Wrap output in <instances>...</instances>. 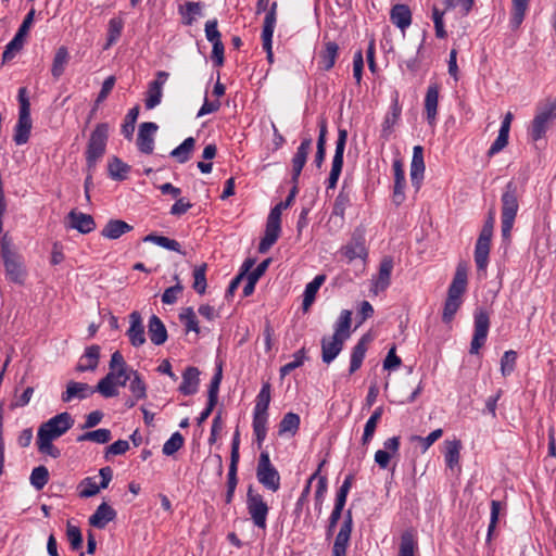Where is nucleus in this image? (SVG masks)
I'll return each instance as SVG.
<instances>
[{"instance_id":"14","label":"nucleus","mask_w":556,"mask_h":556,"mask_svg":"<svg viewBox=\"0 0 556 556\" xmlns=\"http://www.w3.org/2000/svg\"><path fill=\"white\" fill-rule=\"evenodd\" d=\"M312 137L311 135H306L302 141L301 144L298 147L295 154L293 155L291 163H292V175H291V182L292 185H299V178L301 175V172L306 164L308 153L312 148Z\"/></svg>"},{"instance_id":"29","label":"nucleus","mask_w":556,"mask_h":556,"mask_svg":"<svg viewBox=\"0 0 556 556\" xmlns=\"http://www.w3.org/2000/svg\"><path fill=\"white\" fill-rule=\"evenodd\" d=\"M131 230L132 226L128 223L122 219H110L101 230V236L110 240H116Z\"/></svg>"},{"instance_id":"52","label":"nucleus","mask_w":556,"mask_h":556,"mask_svg":"<svg viewBox=\"0 0 556 556\" xmlns=\"http://www.w3.org/2000/svg\"><path fill=\"white\" fill-rule=\"evenodd\" d=\"M206 269L207 265L205 263L195 266L193 269V285L192 288L198 294H204L206 291Z\"/></svg>"},{"instance_id":"57","label":"nucleus","mask_w":556,"mask_h":556,"mask_svg":"<svg viewBox=\"0 0 556 556\" xmlns=\"http://www.w3.org/2000/svg\"><path fill=\"white\" fill-rule=\"evenodd\" d=\"M139 116V106H134L130 109L125 117V122L122 125V134L128 140L132 138L135 131V124Z\"/></svg>"},{"instance_id":"36","label":"nucleus","mask_w":556,"mask_h":556,"mask_svg":"<svg viewBox=\"0 0 556 556\" xmlns=\"http://www.w3.org/2000/svg\"><path fill=\"white\" fill-rule=\"evenodd\" d=\"M4 267L9 279L16 283H23L25 273L20 262V257L14 255L3 260Z\"/></svg>"},{"instance_id":"23","label":"nucleus","mask_w":556,"mask_h":556,"mask_svg":"<svg viewBox=\"0 0 556 556\" xmlns=\"http://www.w3.org/2000/svg\"><path fill=\"white\" fill-rule=\"evenodd\" d=\"M370 341H371V336L369 333H365L362 336V338L358 340V342L352 349L351 362H350V368H349L350 375L354 374L356 370H358L361 368Z\"/></svg>"},{"instance_id":"45","label":"nucleus","mask_w":556,"mask_h":556,"mask_svg":"<svg viewBox=\"0 0 556 556\" xmlns=\"http://www.w3.org/2000/svg\"><path fill=\"white\" fill-rule=\"evenodd\" d=\"M382 414H383V407L379 406L374 410V413L371 414L369 419L366 421L365 427H364V433L362 437V443L364 445L368 444L371 441V439L374 438L377 425H378Z\"/></svg>"},{"instance_id":"4","label":"nucleus","mask_w":556,"mask_h":556,"mask_svg":"<svg viewBox=\"0 0 556 556\" xmlns=\"http://www.w3.org/2000/svg\"><path fill=\"white\" fill-rule=\"evenodd\" d=\"M247 510L253 525L265 531L267 528L269 506L265 502L263 495L254 490L253 485H249L248 488Z\"/></svg>"},{"instance_id":"42","label":"nucleus","mask_w":556,"mask_h":556,"mask_svg":"<svg viewBox=\"0 0 556 556\" xmlns=\"http://www.w3.org/2000/svg\"><path fill=\"white\" fill-rule=\"evenodd\" d=\"M300 416L295 413H287L279 422V435L290 434L294 435L300 428Z\"/></svg>"},{"instance_id":"55","label":"nucleus","mask_w":556,"mask_h":556,"mask_svg":"<svg viewBox=\"0 0 556 556\" xmlns=\"http://www.w3.org/2000/svg\"><path fill=\"white\" fill-rule=\"evenodd\" d=\"M30 484L38 491L42 490L49 481V471L45 466L35 467L29 477Z\"/></svg>"},{"instance_id":"11","label":"nucleus","mask_w":556,"mask_h":556,"mask_svg":"<svg viewBox=\"0 0 556 556\" xmlns=\"http://www.w3.org/2000/svg\"><path fill=\"white\" fill-rule=\"evenodd\" d=\"M490 328V316L486 311L479 308L475 312V330L470 343V354H478L484 345Z\"/></svg>"},{"instance_id":"35","label":"nucleus","mask_w":556,"mask_h":556,"mask_svg":"<svg viewBox=\"0 0 556 556\" xmlns=\"http://www.w3.org/2000/svg\"><path fill=\"white\" fill-rule=\"evenodd\" d=\"M401 112H402V106L399 103V97L396 94L392 101L390 111L386 115L384 121L382 123L381 136L384 137L386 139H388V137L392 132V128L399 121V118L401 116Z\"/></svg>"},{"instance_id":"32","label":"nucleus","mask_w":556,"mask_h":556,"mask_svg":"<svg viewBox=\"0 0 556 556\" xmlns=\"http://www.w3.org/2000/svg\"><path fill=\"white\" fill-rule=\"evenodd\" d=\"M339 54V46L334 41H326L319 52V64L324 71H330Z\"/></svg>"},{"instance_id":"21","label":"nucleus","mask_w":556,"mask_h":556,"mask_svg":"<svg viewBox=\"0 0 556 556\" xmlns=\"http://www.w3.org/2000/svg\"><path fill=\"white\" fill-rule=\"evenodd\" d=\"M467 287V269L464 265L459 264L456 268L452 283L447 290V298L456 301H462V295L465 293Z\"/></svg>"},{"instance_id":"28","label":"nucleus","mask_w":556,"mask_h":556,"mask_svg":"<svg viewBox=\"0 0 556 556\" xmlns=\"http://www.w3.org/2000/svg\"><path fill=\"white\" fill-rule=\"evenodd\" d=\"M148 334L155 345L164 344L168 338L164 323L156 315H152L149 319Z\"/></svg>"},{"instance_id":"49","label":"nucleus","mask_w":556,"mask_h":556,"mask_svg":"<svg viewBox=\"0 0 556 556\" xmlns=\"http://www.w3.org/2000/svg\"><path fill=\"white\" fill-rule=\"evenodd\" d=\"M270 399H271L270 383L264 382L262 384V388H261L257 396H256L254 413L262 414V415L268 414L267 410L269 407Z\"/></svg>"},{"instance_id":"61","label":"nucleus","mask_w":556,"mask_h":556,"mask_svg":"<svg viewBox=\"0 0 556 556\" xmlns=\"http://www.w3.org/2000/svg\"><path fill=\"white\" fill-rule=\"evenodd\" d=\"M163 96L162 88L159 87V84H149V88L147 91V98L144 101L146 108L148 110L154 109L156 105L161 103Z\"/></svg>"},{"instance_id":"5","label":"nucleus","mask_w":556,"mask_h":556,"mask_svg":"<svg viewBox=\"0 0 556 556\" xmlns=\"http://www.w3.org/2000/svg\"><path fill=\"white\" fill-rule=\"evenodd\" d=\"M257 481L267 490L277 492L280 489V475L271 464L269 453L263 451L260 454L256 466Z\"/></svg>"},{"instance_id":"64","label":"nucleus","mask_w":556,"mask_h":556,"mask_svg":"<svg viewBox=\"0 0 556 556\" xmlns=\"http://www.w3.org/2000/svg\"><path fill=\"white\" fill-rule=\"evenodd\" d=\"M53 440H50L45 437L37 435V446L40 453L47 454L52 458H59L61 456V451L53 445Z\"/></svg>"},{"instance_id":"16","label":"nucleus","mask_w":556,"mask_h":556,"mask_svg":"<svg viewBox=\"0 0 556 556\" xmlns=\"http://www.w3.org/2000/svg\"><path fill=\"white\" fill-rule=\"evenodd\" d=\"M159 126L153 122H144L139 126L137 147L140 152L151 154L154 149V134Z\"/></svg>"},{"instance_id":"40","label":"nucleus","mask_w":556,"mask_h":556,"mask_svg":"<svg viewBox=\"0 0 556 556\" xmlns=\"http://www.w3.org/2000/svg\"><path fill=\"white\" fill-rule=\"evenodd\" d=\"M445 464L451 470H454L459 464L462 443L459 440L445 441Z\"/></svg>"},{"instance_id":"22","label":"nucleus","mask_w":556,"mask_h":556,"mask_svg":"<svg viewBox=\"0 0 556 556\" xmlns=\"http://www.w3.org/2000/svg\"><path fill=\"white\" fill-rule=\"evenodd\" d=\"M425 161L424 149L421 146H415L413 149V157L410 163V180L416 189H419L420 182L424 178Z\"/></svg>"},{"instance_id":"37","label":"nucleus","mask_w":556,"mask_h":556,"mask_svg":"<svg viewBox=\"0 0 556 556\" xmlns=\"http://www.w3.org/2000/svg\"><path fill=\"white\" fill-rule=\"evenodd\" d=\"M108 172L112 179L122 181L127 178V175L130 172V166L119 157L112 156L108 163Z\"/></svg>"},{"instance_id":"59","label":"nucleus","mask_w":556,"mask_h":556,"mask_svg":"<svg viewBox=\"0 0 556 556\" xmlns=\"http://www.w3.org/2000/svg\"><path fill=\"white\" fill-rule=\"evenodd\" d=\"M185 443V439L181 433L174 432L170 438L164 443L162 452L166 456H172L178 452Z\"/></svg>"},{"instance_id":"41","label":"nucleus","mask_w":556,"mask_h":556,"mask_svg":"<svg viewBox=\"0 0 556 556\" xmlns=\"http://www.w3.org/2000/svg\"><path fill=\"white\" fill-rule=\"evenodd\" d=\"M418 548L416 536L412 530H406L401 534L399 556H415Z\"/></svg>"},{"instance_id":"13","label":"nucleus","mask_w":556,"mask_h":556,"mask_svg":"<svg viewBox=\"0 0 556 556\" xmlns=\"http://www.w3.org/2000/svg\"><path fill=\"white\" fill-rule=\"evenodd\" d=\"M353 528L352 511L349 509L344 516V520L334 539L331 556H346V549L350 543Z\"/></svg>"},{"instance_id":"6","label":"nucleus","mask_w":556,"mask_h":556,"mask_svg":"<svg viewBox=\"0 0 556 556\" xmlns=\"http://www.w3.org/2000/svg\"><path fill=\"white\" fill-rule=\"evenodd\" d=\"M556 118V99L539 106L536 114L529 128V136L533 141L542 139L549 126V123Z\"/></svg>"},{"instance_id":"1","label":"nucleus","mask_w":556,"mask_h":556,"mask_svg":"<svg viewBox=\"0 0 556 556\" xmlns=\"http://www.w3.org/2000/svg\"><path fill=\"white\" fill-rule=\"evenodd\" d=\"M109 131L110 126L108 123H99L91 131L87 142L85 152L87 170V177L85 179V192L87 198H89V189L92 185V174L97 167L98 162L103 157L106 151Z\"/></svg>"},{"instance_id":"25","label":"nucleus","mask_w":556,"mask_h":556,"mask_svg":"<svg viewBox=\"0 0 556 556\" xmlns=\"http://www.w3.org/2000/svg\"><path fill=\"white\" fill-rule=\"evenodd\" d=\"M115 518L116 511L108 503L103 502L89 517V525L98 529H104L105 526Z\"/></svg>"},{"instance_id":"15","label":"nucleus","mask_w":556,"mask_h":556,"mask_svg":"<svg viewBox=\"0 0 556 556\" xmlns=\"http://www.w3.org/2000/svg\"><path fill=\"white\" fill-rule=\"evenodd\" d=\"M126 336L134 348H140L147 341L142 317L137 311L129 314V328L126 331Z\"/></svg>"},{"instance_id":"38","label":"nucleus","mask_w":556,"mask_h":556,"mask_svg":"<svg viewBox=\"0 0 556 556\" xmlns=\"http://www.w3.org/2000/svg\"><path fill=\"white\" fill-rule=\"evenodd\" d=\"M195 147V139L193 137L186 138L182 143L175 148L169 155L180 164L188 162Z\"/></svg>"},{"instance_id":"62","label":"nucleus","mask_w":556,"mask_h":556,"mask_svg":"<svg viewBox=\"0 0 556 556\" xmlns=\"http://www.w3.org/2000/svg\"><path fill=\"white\" fill-rule=\"evenodd\" d=\"M66 536L73 551H78L83 546V534L78 527L67 521Z\"/></svg>"},{"instance_id":"63","label":"nucleus","mask_w":556,"mask_h":556,"mask_svg":"<svg viewBox=\"0 0 556 556\" xmlns=\"http://www.w3.org/2000/svg\"><path fill=\"white\" fill-rule=\"evenodd\" d=\"M517 353L513 350L506 351L501 358V372L504 377L509 376L516 367Z\"/></svg>"},{"instance_id":"47","label":"nucleus","mask_w":556,"mask_h":556,"mask_svg":"<svg viewBox=\"0 0 556 556\" xmlns=\"http://www.w3.org/2000/svg\"><path fill=\"white\" fill-rule=\"evenodd\" d=\"M143 241L155 243L159 247H162L166 250L175 251L177 253L185 255V252L181 250L180 243L174 239H169L167 237L159 236L155 233H149L143 238Z\"/></svg>"},{"instance_id":"34","label":"nucleus","mask_w":556,"mask_h":556,"mask_svg":"<svg viewBox=\"0 0 556 556\" xmlns=\"http://www.w3.org/2000/svg\"><path fill=\"white\" fill-rule=\"evenodd\" d=\"M325 275H317L311 282L306 285L302 302V308L304 312H307L312 304L314 303L316 294L320 287L323 286V283L325 282Z\"/></svg>"},{"instance_id":"51","label":"nucleus","mask_w":556,"mask_h":556,"mask_svg":"<svg viewBox=\"0 0 556 556\" xmlns=\"http://www.w3.org/2000/svg\"><path fill=\"white\" fill-rule=\"evenodd\" d=\"M132 378L129 383V390L136 400H143L147 397V384L142 380L137 370H130Z\"/></svg>"},{"instance_id":"33","label":"nucleus","mask_w":556,"mask_h":556,"mask_svg":"<svg viewBox=\"0 0 556 556\" xmlns=\"http://www.w3.org/2000/svg\"><path fill=\"white\" fill-rule=\"evenodd\" d=\"M281 232V225L266 222L264 237L258 244V252L266 253L278 240Z\"/></svg>"},{"instance_id":"24","label":"nucleus","mask_w":556,"mask_h":556,"mask_svg":"<svg viewBox=\"0 0 556 556\" xmlns=\"http://www.w3.org/2000/svg\"><path fill=\"white\" fill-rule=\"evenodd\" d=\"M200 370L197 367L189 366L182 372V382L178 391L184 395H193L199 390L200 384Z\"/></svg>"},{"instance_id":"30","label":"nucleus","mask_w":556,"mask_h":556,"mask_svg":"<svg viewBox=\"0 0 556 556\" xmlns=\"http://www.w3.org/2000/svg\"><path fill=\"white\" fill-rule=\"evenodd\" d=\"M392 269H393L392 257H390V256L383 257L380 263V266H379L378 276L375 280L376 292L384 291L390 286Z\"/></svg>"},{"instance_id":"8","label":"nucleus","mask_w":556,"mask_h":556,"mask_svg":"<svg viewBox=\"0 0 556 556\" xmlns=\"http://www.w3.org/2000/svg\"><path fill=\"white\" fill-rule=\"evenodd\" d=\"M348 140V131L339 128L338 139L336 142V151L332 157L331 170L327 180V192L329 189H334L343 167V154Z\"/></svg>"},{"instance_id":"2","label":"nucleus","mask_w":556,"mask_h":556,"mask_svg":"<svg viewBox=\"0 0 556 556\" xmlns=\"http://www.w3.org/2000/svg\"><path fill=\"white\" fill-rule=\"evenodd\" d=\"M352 312L343 309L334 324V331L331 337H324L320 341L321 359L330 364L341 353L344 342L351 336Z\"/></svg>"},{"instance_id":"39","label":"nucleus","mask_w":556,"mask_h":556,"mask_svg":"<svg viewBox=\"0 0 556 556\" xmlns=\"http://www.w3.org/2000/svg\"><path fill=\"white\" fill-rule=\"evenodd\" d=\"M351 205V190L348 185L344 182L341 187L340 192L338 193L333 207L332 215L339 216L341 218L344 217L345 210Z\"/></svg>"},{"instance_id":"12","label":"nucleus","mask_w":556,"mask_h":556,"mask_svg":"<svg viewBox=\"0 0 556 556\" xmlns=\"http://www.w3.org/2000/svg\"><path fill=\"white\" fill-rule=\"evenodd\" d=\"M493 228L483 226L475 247V262L478 270H485L489 264V254Z\"/></svg>"},{"instance_id":"18","label":"nucleus","mask_w":556,"mask_h":556,"mask_svg":"<svg viewBox=\"0 0 556 556\" xmlns=\"http://www.w3.org/2000/svg\"><path fill=\"white\" fill-rule=\"evenodd\" d=\"M277 2H273L267 11L262 30L263 49L266 53L273 52V35L276 25Z\"/></svg>"},{"instance_id":"10","label":"nucleus","mask_w":556,"mask_h":556,"mask_svg":"<svg viewBox=\"0 0 556 556\" xmlns=\"http://www.w3.org/2000/svg\"><path fill=\"white\" fill-rule=\"evenodd\" d=\"M239 445H240V433L237 430L233 434L232 441H231V452H230V465L228 469V476H227V491L225 495V501L227 504H230L235 491L238 484V478H237V471H238V464L240 459L239 454Z\"/></svg>"},{"instance_id":"26","label":"nucleus","mask_w":556,"mask_h":556,"mask_svg":"<svg viewBox=\"0 0 556 556\" xmlns=\"http://www.w3.org/2000/svg\"><path fill=\"white\" fill-rule=\"evenodd\" d=\"M100 359V346L97 344L90 345L85 350L84 355L80 357L76 370L78 372L93 371L97 369Z\"/></svg>"},{"instance_id":"58","label":"nucleus","mask_w":556,"mask_h":556,"mask_svg":"<svg viewBox=\"0 0 556 556\" xmlns=\"http://www.w3.org/2000/svg\"><path fill=\"white\" fill-rule=\"evenodd\" d=\"M223 379V368L222 364H218L216 367V371L211 380L208 391H207V401L217 404L218 401V391L219 386Z\"/></svg>"},{"instance_id":"7","label":"nucleus","mask_w":556,"mask_h":556,"mask_svg":"<svg viewBox=\"0 0 556 556\" xmlns=\"http://www.w3.org/2000/svg\"><path fill=\"white\" fill-rule=\"evenodd\" d=\"M75 420L67 412L60 413L48 421L41 424L37 435L55 440L66 433L74 425Z\"/></svg>"},{"instance_id":"27","label":"nucleus","mask_w":556,"mask_h":556,"mask_svg":"<svg viewBox=\"0 0 556 556\" xmlns=\"http://www.w3.org/2000/svg\"><path fill=\"white\" fill-rule=\"evenodd\" d=\"M31 118L30 113H18V121L14 128L13 140L17 146L25 144L30 135Z\"/></svg>"},{"instance_id":"48","label":"nucleus","mask_w":556,"mask_h":556,"mask_svg":"<svg viewBox=\"0 0 556 556\" xmlns=\"http://www.w3.org/2000/svg\"><path fill=\"white\" fill-rule=\"evenodd\" d=\"M178 11L182 16L184 24L191 26L195 21V15H201L202 3L188 1L184 5H180Z\"/></svg>"},{"instance_id":"44","label":"nucleus","mask_w":556,"mask_h":556,"mask_svg":"<svg viewBox=\"0 0 556 556\" xmlns=\"http://www.w3.org/2000/svg\"><path fill=\"white\" fill-rule=\"evenodd\" d=\"M530 0H511V17L510 27L513 29L519 28L522 24L526 12L529 8Z\"/></svg>"},{"instance_id":"31","label":"nucleus","mask_w":556,"mask_h":556,"mask_svg":"<svg viewBox=\"0 0 556 556\" xmlns=\"http://www.w3.org/2000/svg\"><path fill=\"white\" fill-rule=\"evenodd\" d=\"M391 22L401 30H405L412 24V12L406 4H395L390 12Z\"/></svg>"},{"instance_id":"60","label":"nucleus","mask_w":556,"mask_h":556,"mask_svg":"<svg viewBox=\"0 0 556 556\" xmlns=\"http://www.w3.org/2000/svg\"><path fill=\"white\" fill-rule=\"evenodd\" d=\"M306 351H305V348H302L300 349L299 351H296L294 354H293V361L290 362V363H287L286 365L281 366L280 367V376L281 378L286 377L287 375H289L291 371H293L294 369L299 368L300 366L303 365L305 358H306Z\"/></svg>"},{"instance_id":"50","label":"nucleus","mask_w":556,"mask_h":556,"mask_svg":"<svg viewBox=\"0 0 556 556\" xmlns=\"http://www.w3.org/2000/svg\"><path fill=\"white\" fill-rule=\"evenodd\" d=\"M112 439L111 430L101 428L85 432L77 438V442L91 441L99 444H105Z\"/></svg>"},{"instance_id":"43","label":"nucleus","mask_w":556,"mask_h":556,"mask_svg":"<svg viewBox=\"0 0 556 556\" xmlns=\"http://www.w3.org/2000/svg\"><path fill=\"white\" fill-rule=\"evenodd\" d=\"M70 55L66 47H60L53 58V63L51 67V74L55 79H59L68 63Z\"/></svg>"},{"instance_id":"19","label":"nucleus","mask_w":556,"mask_h":556,"mask_svg":"<svg viewBox=\"0 0 556 556\" xmlns=\"http://www.w3.org/2000/svg\"><path fill=\"white\" fill-rule=\"evenodd\" d=\"M68 226L80 233H89L94 230L96 223L91 215L72 210L67 215Z\"/></svg>"},{"instance_id":"17","label":"nucleus","mask_w":556,"mask_h":556,"mask_svg":"<svg viewBox=\"0 0 556 556\" xmlns=\"http://www.w3.org/2000/svg\"><path fill=\"white\" fill-rule=\"evenodd\" d=\"M96 392L92 387L85 382L71 380L66 384V390L61 394V401L70 403L74 400H85Z\"/></svg>"},{"instance_id":"54","label":"nucleus","mask_w":556,"mask_h":556,"mask_svg":"<svg viewBox=\"0 0 556 556\" xmlns=\"http://www.w3.org/2000/svg\"><path fill=\"white\" fill-rule=\"evenodd\" d=\"M24 43L25 39L15 35L13 39L5 46V49L2 53V64L12 61L15 55L23 49Z\"/></svg>"},{"instance_id":"9","label":"nucleus","mask_w":556,"mask_h":556,"mask_svg":"<svg viewBox=\"0 0 556 556\" xmlns=\"http://www.w3.org/2000/svg\"><path fill=\"white\" fill-rule=\"evenodd\" d=\"M348 140V131L339 128L338 139L336 142V151L332 157L331 170L327 180V192L329 189H334L343 167V154Z\"/></svg>"},{"instance_id":"56","label":"nucleus","mask_w":556,"mask_h":556,"mask_svg":"<svg viewBox=\"0 0 556 556\" xmlns=\"http://www.w3.org/2000/svg\"><path fill=\"white\" fill-rule=\"evenodd\" d=\"M325 464V462H321L317 468V470L308 478L300 497L298 498L296 503H295V508H294V514L296 516H300L301 513H302V508H303V505L307 502V498H308V495H309V492H311V485H312V482L313 480H315L318 475H319V471L321 469V466Z\"/></svg>"},{"instance_id":"3","label":"nucleus","mask_w":556,"mask_h":556,"mask_svg":"<svg viewBox=\"0 0 556 556\" xmlns=\"http://www.w3.org/2000/svg\"><path fill=\"white\" fill-rule=\"evenodd\" d=\"M501 203L502 237L508 241L519 210V191L518 186L514 181H509L505 186Z\"/></svg>"},{"instance_id":"20","label":"nucleus","mask_w":556,"mask_h":556,"mask_svg":"<svg viewBox=\"0 0 556 556\" xmlns=\"http://www.w3.org/2000/svg\"><path fill=\"white\" fill-rule=\"evenodd\" d=\"M440 87L437 83L430 84L425 96L426 118L430 126L435 124Z\"/></svg>"},{"instance_id":"53","label":"nucleus","mask_w":556,"mask_h":556,"mask_svg":"<svg viewBox=\"0 0 556 556\" xmlns=\"http://www.w3.org/2000/svg\"><path fill=\"white\" fill-rule=\"evenodd\" d=\"M179 320L184 324L186 332H200L197 315L192 307L182 308L179 313Z\"/></svg>"},{"instance_id":"46","label":"nucleus","mask_w":556,"mask_h":556,"mask_svg":"<svg viewBox=\"0 0 556 556\" xmlns=\"http://www.w3.org/2000/svg\"><path fill=\"white\" fill-rule=\"evenodd\" d=\"M124 28V21L121 17H113L109 21L108 38L103 49H110L119 39Z\"/></svg>"}]
</instances>
